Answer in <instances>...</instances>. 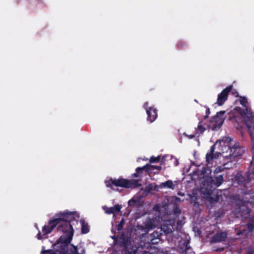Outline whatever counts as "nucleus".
Here are the masks:
<instances>
[{"instance_id":"f03ea898","label":"nucleus","mask_w":254,"mask_h":254,"mask_svg":"<svg viewBox=\"0 0 254 254\" xmlns=\"http://www.w3.org/2000/svg\"><path fill=\"white\" fill-rule=\"evenodd\" d=\"M254 141V136L252 135ZM253 158L251 167L246 173V177L242 175L241 172H238L232 179V185L235 187H240L241 194H236L233 196L237 208L235 210L236 215L244 217H249L251 209L249 205H251L254 201V145L252 148Z\"/></svg>"},{"instance_id":"393cba45","label":"nucleus","mask_w":254,"mask_h":254,"mask_svg":"<svg viewBox=\"0 0 254 254\" xmlns=\"http://www.w3.org/2000/svg\"><path fill=\"white\" fill-rule=\"evenodd\" d=\"M240 104L244 107H245V109L246 108H248V107H247L248 101H247V99L245 97L240 96Z\"/></svg>"},{"instance_id":"6ab92c4d","label":"nucleus","mask_w":254,"mask_h":254,"mask_svg":"<svg viewBox=\"0 0 254 254\" xmlns=\"http://www.w3.org/2000/svg\"><path fill=\"white\" fill-rule=\"evenodd\" d=\"M247 226L249 232H254V216L250 218Z\"/></svg>"},{"instance_id":"aec40b11","label":"nucleus","mask_w":254,"mask_h":254,"mask_svg":"<svg viewBox=\"0 0 254 254\" xmlns=\"http://www.w3.org/2000/svg\"><path fill=\"white\" fill-rule=\"evenodd\" d=\"M205 129V127L201 125V122H199L197 127L195 130V134L199 135L200 134H202Z\"/></svg>"},{"instance_id":"20e7f679","label":"nucleus","mask_w":254,"mask_h":254,"mask_svg":"<svg viewBox=\"0 0 254 254\" xmlns=\"http://www.w3.org/2000/svg\"><path fill=\"white\" fill-rule=\"evenodd\" d=\"M116 245L123 248V254H135L137 247L133 245L130 238L123 233L120 237L116 236H111Z\"/></svg>"},{"instance_id":"c9c22d12","label":"nucleus","mask_w":254,"mask_h":254,"mask_svg":"<svg viewBox=\"0 0 254 254\" xmlns=\"http://www.w3.org/2000/svg\"><path fill=\"white\" fill-rule=\"evenodd\" d=\"M145 254H153V253H149V252H146L145 251Z\"/></svg>"},{"instance_id":"6e6552de","label":"nucleus","mask_w":254,"mask_h":254,"mask_svg":"<svg viewBox=\"0 0 254 254\" xmlns=\"http://www.w3.org/2000/svg\"><path fill=\"white\" fill-rule=\"evenodd\" d=\"M230 154L229 158L230 160H235V158H238L243 155L244 152V149L241 146L239 143L235 144L231 146H229Z\"/></svg>"},{"instance_id":"7c9ffc66","label":"nucleus","mask_w":254,"mask_h":254,"mask_svg":"<svg viewBox=\"0 0 254 254\" xmlns=\"http://www.w3.org/2000/svg\"><path fill=\"white\" fill-rule=\"evenodd\" d=\"M177 47L180 49H183L186 46V44L184 41H180L177 43Z\"/></svg>"},{"instance_id":"9b49d317","label":"nucleus","mask_w":254,"mask_h":254,"mask_svg":"<svg viewBox=\"0 0 254 254\" xmlns=\"http://www.w3.org/2000/svg\"><path fill=\"white\" fill-rule=\"evenodd\" d=\"M227 235L228 234L226 232H217L212 237L211 242L216 243L224 242L227 237Z\"/></svg>"},{"instance_id":"f3484780","label":"nucleus","mask_w":254,"mask_h":254,"mask_svg":"<svg viewBox=\"0 0 254 254\" xmlns=\"http://www.w3.org/2000/svg\"><path fill=\"white\" fill-rule=\"evenodd\" d=\"M81 225V233L82 234H87L89 232V227L88 223L83 219L80 220Z\"/></svg>"},{"instance_id":"58836bf2","label":"nucleus","mask_w":254,"mask_h":254,"mask_svg":"<svg viewBox=\"0 0 254 254\" xmlns=\"http://www.w3.org/2000/svg\"><path fill=\"white\" fill-rule=\"evenodd\" d=\"M253 129H254V126L253 127Z\"/></svg>"},{"instance_id":"dca6fc26","label":"nucleus","mask_w":254,"mask_h":254,"mask_svg":"<svg viewBox=\"0 0 254 254\" xmlns=\"http://www.w3.org/2000/svg\"><path fill=\"white\" fill-rule=\"evenodd\" d=\"M154 226V220L152 219H147L144 223V228L147 230L153 229Z\"/></svg>"},{"instance_id":"f257e3e1","label":"nucleus","mask_w":254,"mask_h":254,"mask_svg":"<svg viewBox=\"0 0 254 254\" xmlns=\"http://www.w3.org/2000/svg\"><path fill=\"white\" fill-rule=\"evenodd\" d=\"M74 212H60L56 218L51 219L42 229L43 234L39 231L37 235L38 240L47 238V235L52 232L57 226V231L63 233L55 245L54 250L42 251L41 254H68V244L72 239L74 230L72 225L77 223Z\"/></svg>"},{"instance_id":"39448f33","label":"nucleus","mask_w":254,"mask_h":254,"mask_svg":"<svg viewBox=\"0 0 254 254\" xmlns=\"http://www.w3.org/2000/svg\"><path fill=\"white\" fill-rule=\"evenodd\" d=\"M105 184L107 187L112 190H114L113 186L128 189L139 187L141 186L137 180L131 181L122 177L117 179L110 178L108 180L105 181Z\"/></svg>"},{"instance_id":"4468645a","label":"nucleus","mask_w":254,"mask_h":254,"mask_svg":"<svg viewBox=\"0 0 254 254\" xmlns=\"http://www.w3.org/2000/svg\"><path fill=\"white\" fill-rule=\"evenodd\" d=\"M215 148V144H213L210 147V151L206 155V161L207 163H210L214 158V152Z\"/></svg>"},{"instance_id":"72a5a7b5","label":"nucleus","mask_w":254,"mask_h":254,"mask_svg":"<svg viewBox=\"0 0 254 254\" xmlns=\"http://www.w3.org/2000/svg\"><path fill=\"white\" fill-rule=\"evenodd\" d=\"M190 139H192L194 138L195 135L194 134H190V135H186Z\"/></svg>"},{"instance_id":"1a4fd4ad","label":"nucleus","mask_w":254,"mask_h":254,"mask_svg":"<svg viewBox=\"0 0 254 254\" xmlns=\"http://www.w3.org/2000/svg\"><path fill=\"white\" fill-rule=\"evenodd\" d=\"M148 103H144L143 107L147 115V120L150 123L153 122L157 118V110L153 107H148Z\"/></svg>"},{"instance_id":"412c9836","label":"nucleus","mask_w":254,"mask_h":254,"mask_svg":"<svg viewBox=\"0 0 254 254\" xmlns=\"http://www.w3.org/2000/svg\"><path fill=\"white\" fill-rule=\"evenodd\" d=\"M145 166H149L147 168H145V170L147 172L152 171L154 169H156L158 171H160L162 169V167L161 165L156 166V165H151L150 164H147Z\"/></svg>"},{"instance_id":"4c0bfd02","label":"nucleus","mask_w":254,"mask_h":254,"mask_svg":"<svg viewBox=\"0 0 254 254\" xmlns=\"http://www.w3.org/2000/svg\"><path fill=\"white\" fill-rule=\"evenodd\" d=\"M223 250H224V248H222V249H221V250H220V251H223Z\"/></svg>"},{"instance_id":"f704fd0d","label":"nucleus","mask_w":254,"mask_h":254,"mask_svg":"<svg viewBox=\"0 0 254 254\" xmlns=\"http://www.w3.org/2000/svg\"><path fill=\"white\" fill-rule=\"evenodd\" d=\"M221 171V169L220 167H218L215 169L214 173H218Z\"/></svg>"},{"instance_id":"b1692460","label":"nucleus","mask_w":254,"mask_h":254,"mask_svg":"<svg viewBox=\"0 0 254 254\" xmlns=\"http://www.w3.org/2000/svg\"><path fill=\"white\" fill-rule=\"evenodd\" d=\"M173 212V214L176 216H179V215L181 213V210L180 209L178 205L176 203H175L174 204Z\"/></svg>"},{"instance_id":"473e14b6","label":"nucleus","mask_w":254,"mask_h":254,"mask_svg":"<svg viewBox=\"0 0 254 254\" xmlns=\"http://www.w3.org/2000/svg\"><path fill=\"white\" fill-rule=\"evenodd\" d=\"M210 113V109L208 107H207L206 109V111H205V115L204 116V119L207 118L208 117Z\"/></svg>"},{"instance_id":"9d476101","label":"nucleus","mask_w":254,"mask_h":254,"mask_svg":"<svg viewBox=\"0 0 254 254\" xmlns=\"http://www.w3.org/2000/svg\"><path fill=\"white\" fill-rule=\"evenodd\" d=\"M232 89L233 86L229 85L218 95L217 103L219 106H222L224 104L228 99L229 92L232 91Z\"/></svg>"},{"instance_id":"0eeeda50","label":"nucleus","mask_w":254,"mask_h":254,"mask_svg":"<svg viewBox=\"0 0 254 254\" xmlns=\"http://www.w3.org/2000/svg\"><path fill=\"white\" fill-rule=\"evenodd\" d=\"M140 241L139 244V247L142 249H151L153 245L158 243L160 240L158 239L152 238V236L141 237Z\"/></svg>"},{"instance_id":"423d86ee","label":"nucleus","mask_w":254,"mask_h":254,"mask_svg":"<svg viewBox=\"0 0 254 254\" xmlns=\"http://www.w3.org/2000/svg\"><path fill=\"white\" fill-rule=\"evenodd\" d=\"M236 110L239 112L240 114L243 117L245 121V124L249 128L250 131L251 128L252 127L251 124H252L254 122V115L253 113L251 111L250 109L248 108H246L244 109H241L240 107L236 108ZM251 136L252 137V135L254 136V134L253 132H251ZM252 140V138L251 137ZM254 142V141H252Z\"/></svg>"},{"instance_id":"c85d7f7f","label":"nucleus","mask_w":254,"mask_h":254,"mask_svg":"<svg viewBox=\"0 0 254 254\" xmlns=\"http://www.w3.org/2000/svg\"><path fill=\"white\" fill-rule=\"evenodd\" d=\"M225 112L224 111H221L219 112H217L216 115L213 117V119L214 120H217L218 118H219L220 116H223L225 114Z\"/></svg>"},{"instance_id":"bb28decb","label":"nucleus","mask_w":254,"mask_h":254,"mask_svg":"<svg viewBox=\"0 0 254 254\" xmlns=\"http://www.w3.org/2000/svg\"><path fill=\"white\" fill-rule=\"evenodd\" d=\"M160 156H158L157 157L152 156L149 160V162L151 163H158L160 161Z\"/></svg>"},{"instance_id":"c756f323","label":"nucleus","mask_w":254,"mask_h":254,"mask_svg":"<svg viewBox=\"0 0 254 254\" xmlns=\"http://www.w3.org/2000/svg\"><path fill=\"white\" fill-rule=\"evenodd\" d=\"M232 139L230 137H227L224 139V142L227 143V146L229 148V146H231L232 145Z\"/></svg>"},{"instance_id":"a878e982","label":"nucleus","mask_w":254,"mask_h":254,"mask_svg":"<svg viewBox=\"0 0 254 254\" xmlns=\"http://www.w3.org/2000/svg\"><path fill=\"white\" fill-rule=\"evenodd\" d=\"M125 219L123 218L119 224L116 226V229L118 231L122 230L125 224Z\"/></svg>"},{"instance_id":"cd10ccee","label":"nucleus","mask_w":254,"mask_h":254,"mask_svg":"<svg viewBox=\"0 0 254 254\" xmlns=\"http://www.w3.org/2000/svg\"><path fill=\"white\" fill-rule=\"evenodd\" d=\"M138 203V201L137 200L134 199L133 198H131L128 201V205L129 206H134L137 205Z\"/></svg>"},{"instance_id":"4be33fe9","label":"nucleus","mask_w":254,"mask_h":254,"mask_svg":"<svg viewBox=\"0 0 254 254\" xmlns=\"http://www.w3.org/2000/svg\"><path fill=\"white\" fill-rule=\"evenodd\" d=\"M148 166H144L142 167H137L135 171L136 172L132 174V176L133 177H138L139 176L140 174L142 173L143 170H145V168H147Z\"/></svg>"},{"instance_id":"e433bc0d","label":"nucleus","mask_w":254,"mask_h":254,"mask_svg":"<svg viewBox=\"0 0 254 254\" xmlns=\"http://www.w3.org/2000/svg\"><path fill=\"white\" fill-rule=\"evenodd\" d=\"M164 158H165L164 156L162 157V160H161V162H162V161H163L164 160V159H165Z\"/></svg>"},{"instance_id":"5701e85b","label":"nucleus","mask_w":254,"mask_h":254,"mask_svg":"<svg viewBox=\"0 0 254 254\" xmlns=\"http://www.w3.org/2000/svg\"><path fill=\"white\" fill-rule=\"evenodd\" d=\"M161 235V233H159L158 232H154L152 234H145L141 236V237H147L149 236H152V238L154 239H158V240H160V237Z\"/></svg>"},{"instance_id":"a211bd4d","label":"nucleus","mask_w":254,"mask_h":254,"mask_svg":"<svg viewBox=\"0 0 254 254\" xmlns=\"http://www.w3.org/2000/svg\"><path fill=\"white\" fill-rule=\"evenodd\" d=\"M161 230L163 231L165 235L171 234L173 232V226L172 225H163L161 228Z\"/></svg>"},{"instance_id":"7ed1b4c3","label":"nucleus","mask_w":254,"mask_h":254,"mask_svg":"<svg viewBox=\"0 0 254 254\" xmlns=\"http://www.w3.org/2000/svg\"><path fill=\"white\" fill-rule=\"evenodd\" d=\"M210 173L211 170L205 167H202L201 170L198 169L193 172L194 175L198 176L199 179H203L200 186V191L203 197L210 202H217L219 200V195L216 188L222 184L223 177L220 175L215 177L214 180L211 176L207 175Z\"/></svg>"},{"instance_id":"2eb2a0df","label":"nucleus","mask_w":254,"mask_h":254,"mask_svg":"<svg viewBox=\"0 0 254 254\" xmlns=\"http://www.w3.org/2000/svg\"><path fill=\"white\" fill-rule=\"evenodd\" d=\"M160 187L161 188H167L172 190H174L175 188V185L173 184V181L171 180H168L165 182L162 183L160 184Z\"/></svg>"},{"instance_id":"f8f14e48","label":"nucleus","mask_w":254,"mask_h":254,"mask_svg":"<svg viewBox=\"0 0 254 254\" xmlns=\"http://www.w3.org/2000/svg\"><path fill=\"white\" fill-rule=\"evenodd\" d=\"M70 247L69 249L70 254H84L85 250L81 246L75 247L73 245H69L68 244V247Z\"/></svg>"},{"instance_id":"2f4dec72","label":"nucleus","mask_w":254,"mask_h":254,"mask_svg":"<svg viewBox=\"0 0 254 254\" xmlns=\"http://www.w3.org/2000/svg\"><path fill=\"white\" fill-rule=\"evenodd\" d=\"M247 234V230L246 229H243L242 230L238 231L237 232V235L239 236L240 235H245Z\"/></svg>"},{"instance_id":"ddd939ff","label":"nucleus","mask_w":254,"mask_h":254,"mask_svg":"<svg viewBox=\"0 0 254 254\" xmlns=\"http://www.w3.org/2000/svg\"><path fill=\"white\" fill-rule=\"evenodd\" d=\"M121 209V205L117 204L113 207L107 208L105 210V212L108 214H115L117 212H120Z\"/></svg>"}]
</instances>
